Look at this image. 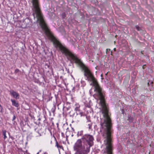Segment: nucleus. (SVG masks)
I'll use <instances>...</instances> for the list:
<instances>
[{
	"instance_id": "obj_21",
	"label": "nucleus",
	"mask_w": 154,
	"mask_h": 154,
	"mask_svg": "<svg viewBox=\"0 0 154 154\" xmlns=\"http://www.w3.org/2000/svg\"><path fill=\"white\" fill-rule=\"evenodd\" d=\"M81 83L83 86H84L85 85L86 83L85 81H81Z\"/></svg>"
},
{
	"instance_id": "obj_3",
	"label": "nucleus",
	"mask_w": 154,
	"mask_h": 154,
	"mask_svg": "<svg viewBox=\"0 0 154 154\" xmlns=\"http://www.w3.org/2000/svg\"><path fill=\"white\" fill-rule=\"evenodd\" d=\"M105 139L104 141L106 146L104 152L106 154H112L113 145L112 137H103Z\"/></svg>"
},
{
	"instance_id": "obj_22",
	"label": "nucleus",
	"mask_w": 154,
	"mask_h": 154,
	"mask_svg": "<svg viewBox=\"0 0 154 154\" xmlns=\"http://www.w3.org/2000/svg\"><path fill=\"white\" fill-rule=\"evenodd\" d=\"M110 50L109 49H107L106 50V54L109 53V52L110 51Z\"/></svg>"
},
{
	"instance_id": "obj_30",
	"label": "nucleus",
	"mask_w": 154,
	"mask_h": 154,
	"mask_svg": "<svg viewBox=\"0 0 154 154\" xmlns=\"http://www.w3.org/2000/svg\"><path fill=\"white\" fill-rule=\"evenodd\" d=\"M111 54L112 55V51H111Z\"/></svg>"
},
{
	"instance_id": "obj_12",
	"label": "nucleus",
	"mask_w": 154,
	"mask_h": 154,
	"mask_svg": "<svg viewBox=\"0 0 154 154\" xmlns=\"http://www.w3.org/2000/svg\"><path fill=\"white\" fill-rule=\"evenodd\" d=\"M88 128L89 129H91L92 125V123H91V121H88Z\"/></svg>"
},
{
	"instance_id": "obj_29",
	"label": "nucleus",
	"mask_w": 154,
	"mask_h": 154,
	"mask_svg": "<svg viewBox=\"0 0 154 154\" xmlns=\"http://www.w3.org/2000/svg\"><path fill=\"white\" fill-rule=\"evenodd\" d=\"M39 152H38L37 153V154H39Z\"/></svg>"
},
{
	"instance_id": "obj_5",
	"label": "nucleus",
	"mask_w": 154,
	"mask_h": 154,
	"mask_svg": "<svg viewBox=\"0 0 154 154\" xmlns=\"http://www.w3.org/2000/svg\"><path fill=\"white\" fill-rule=\"evenodd\" d=\"M9 92L10 94L16 99H18L19 98L20 95L18 93L15 91L13 90H10Z\"/></svg>"
},
{
	"instance_id": "obj_32",
	"label": "nucleus",
	"mask_w": 154,
	"mask_h": 154,
	"mask_svg": "<svg viewBox=\"0 0 154 154\" xmlns=\"http://www.w3.org/2000/svg\"><path fill=\"white\" fill-rule=\"evenodd\" d=\"M8 133V134H9H9H10V133Z\"/></svg>"
},
{
	"instance_id": "obj_4",
	"label": "nucleus",
	"mask_w": 154,
	"mask_h": 154,
	"mask_svg": "<svg viewBox=\"0 0 154 154\" xmlns=\"http://www.w3.org/2000/svg\"><path fill=\"white\" fill-rule=\"evenodd\" d=\"M22 25L24 28L30 27L32 25L31 20L28 18H26L23 20Z\"/></svg>"
},
{
	"instance_id": "obj_13",
	"label": "nucleus",
	"mask_w": 154,
	"mask_h": 154,
	"mask_svg": "<svg viewBox=\"0 0 154 154\" xmlns=\"http://www.w3.org/2000/svg\"><path fill=\"white\" fill-rule=\"evenodd\" d=\"M80 105H77L76 107L75 108V110L77 112L78 111V112H80Z\"/></svg>"
},
{
	"instance_id": "obj_19",
	"label": "nucleus",
	"mask_w": 154,
	"mask_h": 154,
	"mask_svg": "<svg viewBox=\"0 0 154 154\" xmlns=\"http://www.w3.org/2000/svg\"><path fill=\"white\" fill-rule=\"evenodd\" d=\"M79 114L80 115L81 117L84 116V117H86L85 115L82 112H80Z\"/></svg>"
},
{
	"instance_id": "obj_1",
	"label": "nucleus",
	"mask_w": 154,
	"mask_h": 154,
	"mask_svg": "<svg viewBox=\"0 0 154 154\" xmlns=\"http://www.w3.org/2000/svg\"><path fill=\"white\" fill-rule=\"evenodd\" d=\"M82 140L78 139L73 146L74 150L75 151V154H86L88 151L86 150L84 146L82 144Z\"/></svg>"
},
{
	"instance_id": "obj_28",
	"label": "nucleus",
	"mask_w": 154,
	"mask_h": 154,
	"mask_svg": "<svg viewBox=\"0 0 154 154\" xmlns=\"http://www.w3.org/2000/svg\"><path fill=\"white\" fill-rule=\"evenodd\" d=\"M102 76H103V75H102V74H101V77H102Z\"/></svg>"
},
{
	"instance_id": "obj_14",
	"label": "nucleus",
	"mask_w": 154,
	"mask_h": 154,
	"mask_svg": "<svg viewBox=\"0 0 154 154\" xmlns=\"http://www.w3.org/2000/svg\"><path fill=\"white\" fill-rule=\"evenodd\" d=\"M4 112V109L3 107L0 104V113H1L2 114H3Z\"/></svg>"
},
{
	"instance_id": "obj_27",
	"label": "nucleus",
	"mask_w": 154,
	"mask_h": 154,
	"mask_svg": "<svg viewBox=\"0 0 154 154\" xmlns=\"http://www.w3.org/2000/svg\"><path fill=\"white\" fill-rule=\"evenodd\" d=\"M11 138L12 139H13V137H11Z\"/></svg>"
},
{
	"instance_id": "obj_11",
	"label": "nucleus",
	"mask_w": 154,
	"mask_h": 154,
	"mask_svg": "<svg viewBox=\"0 0 154 154\" xmlns=\"http://www.w3.org/2000/svg\"><path fill=\"white\" fill-rule=\"evenodd\" d=\"M56 146H57V147L59 149H63V146L61 145H60L58 143V142L56 141Z\"/></svg>"
},
{
	"instance_id": "obj_10",
	"label": "nucleus",
	"mask_w": 154,
	"mask_h": 154,
	"mask_svg": "<svg viewBox=\"0 0 154 154\" xmlns=\"http://www.w3.org/2000/svg\"><path fill=\"white\" fill-rule=\"evenodd\" d=\"M127 120L129 121V122H131L133 120V118L131 116L129 115L128 116V119Z\"/></svg>"
},
{
	"instance_id": "obj_8",
	"label": "nucleus",
	"mask_w": 154,
	"mask_h": 154,
	"mask_svg": "<svg viewBox=\"0 0 154 154\" xmlns=\"http://www.w3.org/2000/svg\"><path fill=\"white\" fill-rule=\"evenodd\" d=\"M2 135L4 136V138L5 140L7 138V137L6 136V131L5 130H3L2 131Z\"/></svg>"
},
{
	"instance_id": "obj_24",
	"label": "nucleus",
	"mask_w": 154,
	"mask_h": 154,
	"mask_svg": "<svg viewBox=\"0 0 154 154\" xmlns=\"http://www.w3.org/2000/svg\"><path fill=\"white\" fill-rule=\"evenodd\" d=\"M146 65H143V66H142V68L143 69H144L145 68H146Z\"/></svg>"
},
{
	"instance_id": "obj_20",
	"label": "nucleus",
	"mask_w": 154,
	"mask_h": 154,
	"mask_svg": "<svg viewBox=\"0 0 154 154\" xmlns=\"http://www.w3.org/2000/svg\"><path fill=\"white\" fill-rule=\"evenodd\" d=\"M19 71H20L19 69H16L15 70L14 73H17L19 72Z\"/></svg>"
},
{
	"instance_id": "obj_17",
	"label": "nucleus",
	"mask_w": 154,
	"mask_h": 154,
	"mask_svg": "<svg viewBox=\"0 0 154 154\" xmlns=\"http://www.w3.org/2000/svg\"><path fill=\"white\" fill-rule=\"evenodd\" d=\"M70 107H66L65 106L63 107V111H68L70 109Z\"/></svg>"
},
{
	"instance_id": "obj_15",
	"label": "nucleus",
	"mask_w": 154,
	"mask_h": 154,
	"mask_svg": "<svg viewBox=\"0 0 154 154\" xmlns=\"http://www.w3.org/2000/svg\"><path fill=\"white\" fill-rule=\"evenodd\" d=\"M69 114H70V116L73 117L75 115V113L73 111H72L69 112Z\"/></svg>"
},
{
	"instance_id": "obj_7",
	"label": "nucleus",
	"mask_w": 154,
	"mask_h": 154,
	"mask_svg": "<svg viewBox=\"0 0 154 154\" xmlns=\"http://www.w3.org/2000/svg\"><path fill=\"white\" fill-rule=\"evenodd\" d=\"M11 100L12 103V105L16 107H18L19 106V103L16 102L15 100L11 99Z\"/></svg>"
},
{
	"instance_id": "obj_9",
	"label": "nucleus",
	"mask_w": 154,
	"mask_h": 154,
	"mask_svg": "<svg viewBox=\"0 0 154 154\" xmlns=\"http://www.w3.org/2000/svg\"><path fill=\"white\" fill-rule=\"evenodd\" d=\"M83 131H79L77 134V136L78 137H79V136H83Z\"/></svg>"
},
{
	"instance_id": "obj_25",
	"label": "nucleus",
	"mask_w": 154,
	"mask_h": 154,
	"mask_svg": "<svg viewBox=\"0 0 154 154\" xmlns=\"http://www.w3.org/2000/svg\"><path fill=\"white\" fill-rule=\"evenodd\" d=\"M116 48H114V51H116Z\"/></svg>"
},
{
	"instance_id": "obj_31",
	"label": "nucleus",
	"mask_w": 154,
	"mask_h": 154,
	"mask_svg": "<svg viewBox=\"0 0 154 154\" xmlns=\"http://www.w3.org/2000/svg\"><path fill=\"white\" fill-rule=\"evenodd\" d=\"M38 120H40V119L39 118V119H38Z\"/></svg>"
},
{
	"instance_id": "obj_26",
	"label": "nucleus",
	"mask_w": 154,
	"mask_h": 154,
	"mask_svg": "<svg viewBox=\"0 0 154 154\" xmlns=\"http://www.w3.org/2000/svg\"><path fill=\"white\" fill-rule=\"evenodd\" d=\"M41 151H42V150H40L39 151V152H41Z\"/></svg>"
},
{
	"instance_id": "obj_23",
	"label": "nucleus",
	"mask_w": 154,
	"mask_h": 154,
	"mask_svg": "<svg viewBox=\"0 0 154 154\" xmlns=\"http://www.w3.org/2000/svg\"><path fill=\"white\" fill-rule=\"evenodd\" d=\"M16 116L14 115L13 119H12V121H14L16 119Z\"/></svg>"
},
{
	"instance_id": "obj_33",
	"label": "nucleus",
	"mask_w": 154,
	"mask_h": 154,
	"mask_svg": "<svg viewBox=\"0 0 154 154\" xmlns=\"http://www.w3.org/2000/svg\"><path fill=\"white\" fill-rule=\"evenodd\" d=\"M24 154H26L25 153H24Z\"/></svg>"
},
{
	"instance_id": "obj_2",
	"label": "nucleus",
	"mask_w": 154,
	"mask_h": 154,
	"mask_svg": "<svg viewBox=\"0 0 154 154\" xmlns=\"http://www.w3.org/2000/svg\"><path fill=\"white\" fill-rule=\"evenodd\" d=\"M82 139L84 145L88 146L86 148L88 152H89L90 147L94 145V139L93 136L89 134H85L82 136Z\"/></svg>"
},
{
	"instance_id": "obj_6",
	"label": "nucleus",
	"mask_w": 154,
	"mask_h": 154,
	"mask_svg": "<svg viewBox=\"0 0 154 154\" xmlns=\"http://www.w3.org/2000/svg\"><path fill=\"white\" fill-rule=\"evenodd\" d=\"M84 104L85 106L86 107L90 108L91 107V105L89 103L90 101L89 100H88L85 101V100H84L83 101Z\"/></svg>"
},
{
	"instance_id": "obj_18",
	"label": "nucleus",
	"mask_w": 154,
	"mask_h": 154,
	"mask_svg": "<svg viewBox=\"0 0 154 154\" xmlns=\"http://www.w3.org/2000/svg\"><path fill=\"white\" fill-rule=\"evenodd\" d=\"M34 130L36 132L38 133V135H37V136L41 135V134L40 133H39V131L38 130H37V128H34Z\"/></svg>"
},
{
	"instance_id": "obj_16",
	"label": "nucleus",
	"mask_w": 154,
	"mask_h": 154,
	"mask_svg": "<svg viewBox=\"0 0 154 154\" xmlns=\"http://www.w3.org/2000/svg\"><path fill=\"white\" fill-rule=\"evenodd\" d=\"M135 27L137 31H140L142 30L141 28L138 25L135 26Z\"/></svg>"
}]
</instances>
